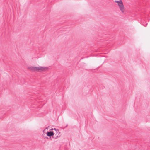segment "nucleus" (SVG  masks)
<instances>
[{
    "label": "nucleus",
    "mask_w": 150,
    "mask_h": 150,
    "mask_svg": "<svg viewBox=\"0 0 150 150\" xmlns=\"http://www.w3.org/2000/svg\"><path fill=\"white\" fill-rule=\"evenodd\" d=\"M45 129H48V128L47 127H46Z\"/></svg>",
    "instance_id": "10"
},
{
    "label": "nucleus",
    "mask_w": 150,
    "mask_h": 150,
    "mask_svg": "<svg viewBox=\"0 0 150 150\" xmlns=\"http://www.w3.org/2000/svg\"><path fill=\"white\" fill-rule=\"evenodd\" d=\"M28 69L32 71H45L48 69L47 67H28Z\"/></svg>",
    "instance_id": "1"
},
{
    "label": "nucleus",
    "mask_w": 150,
    "mask_h": 150,
    "mask_svg": "<svg viewBox=\"0 0 150 150\" xmlns=\"http://www.w3.org/2000/svg\"><path fill=\"white\" fill-rule=\"evenodd\" d=\"M54 134L52 131H48L47 133V135L50 137V138H51V136L53 137Z\"/></svg>",
    "instance_id": "3"
},
{
    "label": "nucleus",
    "mask_w": 150,
    "mask_h": 150,
    "mask_svg": "<svg viewBox=\"0 0 150 150\" xmlns=\"http://www.w3.org/2000/svg\"><path fill=\"white\" fill-rule=\"evenodd\" d=\"M60 136V135H59V134H58V135H55L54 137H53V138L55 139H56L58 138Z\"/></svg>",
    "instance_id": "5"
},
{
    "label": "nucleus",
    "mask_w": 150,
    "mask_h": 150,
    "mask_svg": "<svg viewBox=\"0 0 150 150\" xmlns=\"http://www.w3.org/2000/svg\"><path fill=\"white\" fill-rule=\"evenodd\" d=\"M141 23L144 26H146L147 25V23L146 22H142Z\"/></svg>",
    "instance_id": "4"
},
{
    "label": "nucleus",
    "mask_w": 150,
    "mask_h": 150,
    "mask_svg": "<svg viewBox=\"0 0 150 150\" xmlns=\"http://www.w3.org/2000/svg\"><path fill=\"white\" fill-rule=\"evenodd\" d=\"M53 129L55 130L56 131V132H58L59 133H60V132H59V131L58 129H56L55 128H54V129H52V130H53Z\"/></svg>",
    "instance_id": "6"
},
{
    "label": "nucleus",
    "mask_w": 150,
    "mask_h": 150,
    "mask_svg": "<svg viewBox=\"0 0 150 150\" xmlns=\"http://www.w3.org/2000/svg\"><path fill=\"white\" fill-rule=\"evenodd\" d=\"M115 3H117L118 4L120 2V1H115Z\"/></svg>",
    "instance_id": "7"
},
{
    "label": "nucleus",
    "mask_w": 150,
    "mask_h": 150,
    "mask_svg": "<svg viewBox=\"0 0 150 150\" xmlns=\"http://www.w3.org/2000/svg\"><path fill=\"white\" fill-rule=\"evenodd\" d=\"M57 132V134H56V135H58V134H59H59H60V133H59L58 132Z\"/></svg>",
    "instance_id": "8"
},
{
    "label": "nucleus",
    "mask_w": 150,
    "mask_h": 150,
    "mask_svg": "<svg viewBox=\"0 0 150 150\" xmlns=\"http://www.w3.org/2000/svg\"><path fill=\"white\" fill-rule=\"evenodd\" d=\"M47 139H48V137H45Z\"/></svg>",
    "instance_id": "9"
},
{
    "label": "nucleus",
    "mask_w": 150,
    "mask_h": 150,
    "mask_svg": "<svg viewBox=\"0 0 150 150\" xmlns=\"http://www.w3.org/2000/svg\"><path fill=\"white\" fill-rule=\"evenodd\" d=\"M118 5L120 11L122 13H123L125 11L123 3L121 0H120V2L118 4Z\"/></svg>",
    "instance_id": "2"
}]
</instances>
